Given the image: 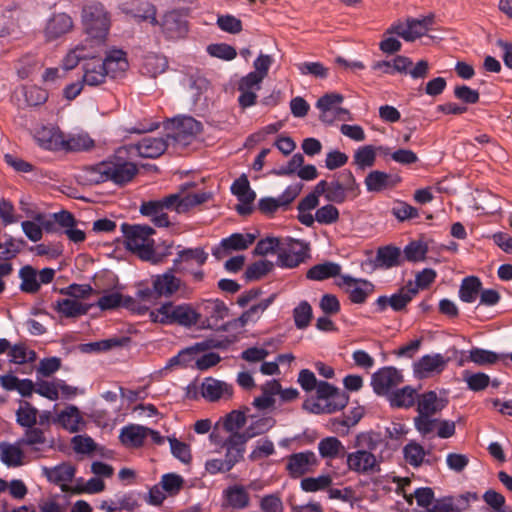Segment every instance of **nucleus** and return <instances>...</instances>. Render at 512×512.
<instances>
[{
    "mask_svg": "<svg viewBox=\"0 0 512 512\" xmlns=\"http://www.w3.org/2000/svg\"><path fill=\"white\" fill-rule=\"evenodd\" d=\"M195 186V182H186L180 185L177 193L166 195L161 199L142 201L139 212L141 215L149 217L154 226L168 228L172 225L168 211H175L178 214L187 213L191 208L203 204L211 198L209 192L185 194Z\"/></svg>",
    "mask_w": 512,
    "mask_h": 512,
    "instance_id": "obj_1",
    "label": "nucleus"
},
{
    "mask_svg": "<svg viewBox=\"0 0 512 512\" xmlns=\"http://www.w3.org/2000/svg\"><path fill=\"white\" fill-rule=\"evenodd\" d=\"M381 442V433L373 430L358 433L353 442L356 451L346 453L348 470L360 475L379 473L381 464L373 453Z\"/></svg>",
    "mask_w": 512,
    "mask_h": 512,
    "instance_id": "obj_2",
    "label": "nucleus"
},
{
    "mask_svg": "<svg viewBox=\"0 0 512 512\" xmlns=\"http://www.w3.org/2000/svg\"><path fill=\"white\" fill-rule=\"evenodd\" d=\"M137 173L136 164L118 157L100 162L89 169L90 181L94 184L112 181L118 186H124L131 182Z\"/></svg>",
    "mask_w": 512,
    "mask_h": 512,
    "instance_id": "obj_3",
    "label": "nucleus"
},
{
    "mask_svg": "<svg viewBox=\"0 0 512 512\" xmlns=\"http://www.w3.org/2000/svg\"><path fill=\"white\" fill-rule=\"evenodd\" d=\"M81 20L85 33L92 39L104 40L110 28L109 14L100 2L86 4Z\"/></svg>",
    "mask_w": 512,
    "mask_h": 512,
    "instance_id": "obj_4",
    "label": "nucleus"
},
{
    "mask_svg": "<svg viewBox=\"0 0 512 512\" xmlns=\"http://www.w3.org/2000/svg\"><path fill=\"white\" fill-rule=\"evenodd\" d=\"M156 26H159L168 41L185 39L189 33L188 9H173L164 13Z\"/></svg>",
    "mask_w": 512,
    "mask_h": 512,
    "instance_id": "obj_5",
    "label": "nucleus"
},
{
    "mask_svg": "<svg viewBox=\"0 0 512 512\" xmlns=\"http://www.w3.org/2000/svg\"><path fill=\"white\" fill-rule=\"evenodd\" d=\"M121 231L124 237V243L127 250L136 254L139 258H148L149 249L143 246L147 237L155 234V229L149 225L128 224L121 225Z\"/></svg>",
    "mask_w": 512,
    "mask_h": 512,
    "instance_id": "obj_6",
    "label": "nucleus"
},
{
    "mask_svg": "<svg viewBox=\"0 0 512 512\" xmlns=\"http://www.w3.org/2000/svg\"><path fill=\"white\" fill-rule=\"evenodd\" d=\"M162 309L165 314L163 319H165L167 325L190 328L196 325L201 318V314L189 303L176 305L172 301H167L162 303Z\"/></svg>",
    "mask_w": 512,
    "mask_h": 512,
    "instance_id": "obj_7",
    "label": "nucleus"
},
{
    "mask_svg": "<svg viewBox=\"0 0 512 512\" xmlns=\"http://www.w3.org/2000/svg\"><path fill=\"white\" fill-rule=\"evenodd\" d=\"M287 249H282L278 253L276 264L282 268H295L309 258V243L288 238Z\"/></svg>",
    "mask_w": 512,
    "mask_h": 512,
    "instance_id": "obj_8",
    "label": "nucleus"
},
{
    "mask_svg": "<svg viewBox=\"0 0 512 512\" xmlns=\"http://www.w3.org/2000/svg\"><path fill=\"white\" fill-rule=\"evenodd\" d=\"M403 381V375L393 366L382 367L371 376V386L378 396H388L390 390Z\"/></svg>",
    "mask_w": 512,
    "mask_h": 512,
    "instance_id": "obj_9",
    "label": "nucleus"
},
{
    "mask_svg": "<svg viewBox=\"0 0 512 512\" xmlns=\"http://www.w3.org/2000/svg\"><path fill=\"white\" fill-rule=\"evenodd\" d=\"M315 389L317 399L327 401V414L343 410L349 402L347 392L340 390L327 381H319Z\"/></svg>",
    "mask_w": 512,
    "mask_h": 512,
    "instance_id": "obj_10",
    "label": "nucleus"
},
{
    "mask_svg": "<svg viewBox=\"0 0 512 512\" xmlns=\"http://www.w3.org/2000/svg\"><path fill=\"white\" fill-rule=\"evenodd\" d=\"M429 63L427 60H419L415 65L411 58L397 55L391 61L392 74L400 73L410 75L413 79H425L429 74Z\"/></svg>",
    "mask_w": 512,
    "mask_h": 512,
    "instance_id": "obj_11",
    "label": "nucleus"
},
{
    "mask_svg": "<svg viewBox=\"0 0 512 512\" xmlns=\"http://www.w3.org/2000/svg\"><path fill=\"white\" fill-rule=\"evenodd\" d=\"M317 464L318 460L315 453L308 450L289 455L286 470L291 478L296 479L310 472V467Z\"/></svg>",
    "mask_w": 512,
    "mask_h": 512,
    "instance_id": "obj_12",
    "label": "nucleus"
},
{
    "mask_svg": "<svg viewBox=\"0 0 512 512\" xmlns=\"http://www.w3.org/2000/svg\"><path fill=\"white\" fill-rule=\"evenodd\" d=\"M179 270V268H175L173 266L165 273L152 277L154 292H156L159 298L163 296L171 297L179 290L181 286V280L174 275V272H178Z\"/></svg>",
    "mask_w": 512,
    "mask_h": 512,
    "instance_id": "obj_13",
    "label": "nucleus"
},
{
    "mask_svg": "<svg viewBox=\"0 0 512 512\" xmlns=\"http://www.w3.org/2000/svg\"><path fill=\"white\" fill-rule=\"evenodd\" d=\"M43 471L48 481L59 485L63 492H72L73 487L67 483L71 482L75 476L76 468L73 465L61 463L53 468L44 467Z\"/></svg>",
    "mask_w": 512,
    "mask_h": 512,
    "instance_id": "obj_14",
    "label": "nucleus"
},
{
    "mask_svg": "<svg viewBox=\"0 0 512 512\" xmlns=\"http://www.w3.org/2000/svg\"><path fill=\"white\" fill-rule=\"evenodd\" d=\"M174 122L176 131L173 135L167 134V137L173 138L177 142L189 143L191 137L200 134L203 130L202 123L191 116L175 119Z\"/></svg>",
    "mask_w": 512,
    "mask_h": 512,
    "instance_id": "obj_15",
    "label": "nucleus"
},
{
    "mask_svg": "<svg viewBox=\"0 0 512 512\" xmlns=\"http://www.w3.org/2000/svg\"><path fill=\"white\" fill-rule=\"evenodd\" d=\"M201 395L209 402H217L222 396L231 398L233 395V386L213 377H207L202 382Z\"/></svg>",
    "mask_w": 512,
    "mask_h": 512,
    "instance_id": "obj_16",
    "label": "nucleus"
},
{
    "mask_svg": "<svg viewBox=\"0 0 512 512\" xmlns=\"http://www.w3.org/2000/svg\"><path fill=\"white\" fill-rule=\"evenodd\" d=\"M200 308L206 316L208 329H214L218 322L227 317L230 312L229 307L220 299L203 300Z\"/></svg>",
    "mask_w": 512,
    "mask_h": 512,
    "instance_id": "obj_17",
    "label": "nucleus"
},
{
    "mask_svg": "<svg viewBox=\"0 0 512 512\" xmlns=\"http://www.w3.org/2000/svg\"><path fill=\"white\" fill-rule=\"evenodd\" d=\"M72 28V18L66 13H57L53 14L47 21L44 34L46 40L52 41L65 35L71 31Z\"/></svg>",
    "mask_w": 512,
    "mask_h": 512,
    "instance_id": "obj_18",
    "label": "nucleus"
},
{
    "mask_svg": "<svg viewBox=\"0 0 512 512\" xmlns=\"http://www.w3.org/2000/svg\"><path fill=\"white\" fill-rule=\"evenodd\" d=\"M449 361L450 358L445 359L441 354L424 355L414 363V372L420 378L433 372L441 373Z\"/></svg>",
    "mask_w": 512,
    "mask_h": 512,
    "instance_id": "obj_19",
    "label": "nucleus"
},
{
    "mask_svg": "<svg viewBox=\"0 0 512 512\" xmlns=\"http://www.w3.org/2000/svg\"><path fill=\"white\" fill-rule=\"evenodd\" d=\"M357 283H361L363 287H354L352 289H348L347 293L349 294V299L352 303L362 304L374 290V285L371 282L365 279H357L350 275H342L341 282H338L337 285L342 287V285L350 286Z\"/></svg>",
    "mask_w": 512,
    "mask_h": 512,
    "instance_id": "obj_20",
    "label": "nucleus"
},
{
    "mask_svg": "<svg viewBox=\"0 0 512 512\" xmlns=\"http://www.w3.org/2000/svg\"><path fill=\"white\" fill-rule=\"evenodd\" d=\"M401 178L399 176H392L386 172L373 170L365 177L366 189L369 192H381L388 188L395 187Z\"/></svg>",
    "mask_w": 512,
    "mask_h": 512,
    "instance_id": "obj_21",
    "label": "nucleus"
},
{
    "mask_svg": "<svg viewBox=\"0 0 512 512\" xmlns=\"http://www.w3.org/2000/svg\"><path fill=\"white\" fill-rule=\"evenodd\" d=\"M416 397L418 398L417 412L419 414L435 415L448 404V399L439 398L433 390L426 391Z\"/></svg>",
    "mask_w": 512,
    "mask_h": 512,
    "instance_id": "obj_22",
    "label": "nucleus"
},
{
    "mask_svg": "<svg viewBox=\"0 0 512 512\" xmlns=\"http://www.w3.org/2000/svg\"><path fill=\"white\" fill-rule=\"evenodd\" d=\"M246 443L241 439L238 434H230L222 444V448L226 449L225 461L228 468L232 469L238 462H240L245 453Z\"/></svg>",
    "mask_w": 512,
    "mask_h": 512,
    "instance_id": "obj_23",
    "label": "nucleus"
},
{
    "mask_svg": "<svg viewBox=\"0 0 512 512\" xmlns=\"http://www.w3.org/2000/svg\"><path fill=\"white\" fill-rule=\"evenodd\" d=\"M93 304H84L72 299H59L53 304V309L66 318H76L86 315Z\"/></svg>",
    "mask_w": 512,
    "mask_h": 512,
    "instance_id": "obj_24",
    "label": "nucleus"
},
{
    "mask_svg": "<svg viewBox=\"0 0 512 512\" xmlns=\"http://www.w3.org/2000/svg\"><path fill=\"white\" fill-rule=\"evenodd\" d=\"M100 63L107 70L108 76L112 78H116L119 73L125 72L129 66L126 53L122 50H112Z\"/></svg>",
    "mask_w": 512,
    "mask_h": 512,
    "instance_id": "obj_25",
    "label": "nucleus"
},
{
    "mask_svg": "<svg viewBox=\"0 0 512 512\" xmlns=\"http://www.w3.org/2000/svg\"><path fill=\"white\" fill-rule=\"evenodd\" d=\"M403 264L400 248L394 245L379 247L376 253L375 265L378 267L392 268Z\"/></svg>",
    "mask_w": 512,
    "mask_h": 512,
    "instance_id": "obj_26",
    "label": "nucleus"
},
{
    "mask_svg": "<svg viewBox=\"0 0 512 512\" xmlns=\"http://www.w3.org/2000/svg\"><path fill=\"white\" fill-rule=\"evenodd\" d=\"M168 143L163 138L144 137L137 144V150L142 158H157L167 149Z\"/></svg>",
    "mask_w": 512,
    "mask_h": 512,
    "instance_id": "obj_27",
    "label": "nucleus"
},
{
    "mask_svg": "<svg viewBox=\"0 0 512 512\" xmlns=\"http://www.w3.org/2000/svg\"><path fill=\"white\" fill-rule=\"evenodd\" d=\"M131 342V338L127 336L113 337L96 342H89L79 345V350L82 353H96L105 352L115 347H123Z\"/></svg>",
    "mask_w": 512,
    "mask_h": 512,
    "instance_id": "obj_28",
    "label": "nucleus"
},
{
    "mask_svg": "<svg viewBox=\"0 0 512 512\" xmlns=\"http://www.w3.org/2000/svg\"><path fill=\"white\" fill-rule=\"evenodd\" d=\"M337 276H342L341 266L331 261L316 264L306 272V278L315 281H323Z\"/></svg>",
    "mask_w": 512,
    "mask_h": 512,
    "instance_id": "obj_29",
    "label": "nucleus"
},
{
    "mask_svg": "<svg viewBox=\"0 0 512 512\" xmlns=\"http://www.w3.org/2000/svg\"><path fill=\"white\" fill-rule=\"evenodd\" d=\"M120 442L126 447L139 448L145 440V427L137 424H129L121 429Z\"/></svg>",
    "mask_w": 512,
    "mask_h": 512,
    "instance_id": "obj_30",
    "label": "nucleus"
},
{
    "mask_svg": "<svg viewBox=\"0 0 512 512\" xmlns=\"http://www.w3.org/2000/svg\"><path fill=\"white\" fill-rule=\"evenodd\" d=\"M416 390L407 385L389 393L388 400L393 408H410L414 406L416 400Z\"/></svg>",
    "mask_w": 512,
    "mask_h": 512,
    "instance_id": "obj_31",
    "label": "nucleus"
},
{
    "mask_svg": "<svg viewBox=\"0 0 512 512\" xmlns=\"http://www.w3.org/2000/svg\"><path fill=\"white\" fill-rule=\"evenodd\" d=\"M83 84L88 86H98L105 82L108 76L107 70L101 66L100 60L90 61L83 66Z\"/></svg>",
    "mask_w": 512,
    "mask_h": 512,
    "instance_id": "obj_32",
    "label": "nucleus"
},
{
    "mask_svg": "<svg viewBox=\"0 0 512 512\" xmlns=\"http://www.w3.org/2000/svg\"><path fill=\"white\" fill-rule=\"evenodd\" d=\"M482 282L477 276L465 277L459 288V298L465 303L474 302L481 292Z\"/></svg>",
    "mask_w": 512,
    "mask_h": 512,
    "instance_id": "obj_33",
    "label": "nucleus"
},
{
    "mask_svg": "<svg viewBox=\"0 0 512 512\" xmlns=\"http://www.w3.org/2000/svg\"><path fill=\"white\" fill-rule=\"evenodd\" d=\"M319 454L322 458L335 459L346 456V449L336 437H326L318 444Z\"/></svg>",
    "mask_w": 512,
    "mask_h": 512,
    "instance_id": "obj_34",
    "label": "nucleus"
},
{
    "mask_svg": "<svg viewBox=\"0 0 512 512\" xmlns=\"http://www.w3.org/2000/svg\"><path fill=\"white\" fill-rule=\"evenodd\" d=\"M416 294L417 288H413L412 282L409 281L405 287L389 297L390 307L396 312L404 311Z\"/></svg>",
    "mask_w": 512,
    "mask_h": 512,
    "instance_id": "obj_35",
    "label": "nucleus"
},
{
    "mask_svg": "<svg viewBox=\"0 0 512 512\" xmlns=\"http://www.w3.org/2000/svg\"><path fill=\"white\" fill-rule=\"evenodd\" d=\"M38 271L31 265H25L19 270L21 279L20 290L24 293L35 294L40 290V283L37 279Z\"/></svg>",
    "mask_w": 512,
    "mask_h": 512,
    "instance_id": "obj_36",
    "label": "nucleus"
},
{
    "mask_svg": "<svg viewBox=\"0 0 512 512\" xmlns=\"http://www.w3.org/2000/svg\"><path fill=\"white\" fill-rule=\"evenodd\" d=\"M507 355L499 354L494 351L473 347L468 354V359L478 366H487L497 363L499 360L505 359Z\"/></svg>",
    "mask_w": 512,
    "mask_h": 512,
    "instance_id": "obj_37",
    "label": "nucleus"
},
{
    "mask_svg": "<svg viewBox=\"0 0 512 512\" xmlns=\"http://www.w3.org/2000/svg\"><path fill=\"white\" fill-rule=\"evenodd\" d=\"M224 496L233 508L242 509L249 505V494L241 485L229 486L224 490Z\"/></svg>",
    "mask_w": 512,
    "mask_h": 512,
    "instance_id": "obj_38",
    "label": "nucleus"
},
{
    "mask_svg": "<svg viewBox=\"0 0 512 512\" xmlns=\"http://www.w3.org/2000/svg\"><path fill=\"white\" fill-rule=\"evenodd\" d=\"M57 421L63 428L71 433H75L79 430L78 425L82 421V417L76 406L69 405L58 415Z\"/></svg>",
    "mask_w": 512,
    "mask_h": 512,
    "instance_id": "obj_39",
    "label": "nucleus"
},
{
    "mask_svg": "<svg viewBox=\"0 0 512 512\" xmlns=\"http://www.w3.org/2000/svg\"><path fill=\"white\" fill-rule=\"evenodd\" d=\"M1 461L8 467H18L23 464V451L16 445L0 443Z\"/></svg>",
    "mask_w": 512,
    "mask_h": 512,
    "instance_id": "obj_40",
    "label": "nucleus"
},
{
    "mask_svg": "<svg viewBox=\"0 0 512 512\" xmlns=\"http://www.w3.org/2000/svg\"><path fill=\"white\" fill-rule=\"evenodd\" d=\"M37 140L45 149L60 150L63 144V133L59 130L43 128L38 132Z\"/></svg>",
    "mask_w": 512,
    "mask_h": 512,
    "instance_id": "obj_41",
    "label": "nucleus"
},
{
    "mask_svg": "<svg viewBox=\"0 0 512 512\" xmlns=\"http://www.w3.org/2000/svg\"><path fill=\"white\" fill-rule=\"evenodd\" d=\"M429 247L428 244L425 242H422L420 240L418 241H411L409 242L404 250L402 259L404 261L408 262H419L423 261L426 258V254L428 253Z\"/></svg>",
    "mask_w": 512,
    "mask_h": 512,
    "instance_id": "obj_42",
    "label": "nucleus"
},
{
    "mask_svg": "<svg viewBox=\"0 0 512 512\" xmlns=\"http://www.w3.org/2000/svg\"><path fill=\"white\" fill-rule=\"evenodd\" d=\"M273 424L274 420L272 418H260L252 422L243 432H235V434L240 435L241 439L247 443L248 440L268 431Z\"/></svg>",
    "mask_w": 512,
    "mask_h": 512,
    "instance_id": "obj_43",
    "label": "nucleus"
},
{
    "mask_svg": "<svg viewBox=\"0 0 512 512\" xmlns=\"http://www.w3.org/2000/svg\"><path fill=\"white\" fill-rule=\"evenodd\" d=\"M376 161V148L366 145L358 148L353 156V164L360 170L372 167Z\"/></svg>",
    "mask_w": 512,
    "mask_h": 512,
    "instance_id": "obj_44",
    "label": "nucleus"
},
{
    "mask_svg": "<svg viewBox=\"0 0 512 512\" xmlns=\"http://www.w3.org/2000/svg\"><path fill=\"white\" fill-rule=\"evenodd\" d=\"M20 407L16 411L17 423L26 428H31L37 423L38 410L27 401H21Z\"/></svg>",
    "mask_w": 512,
    "mask_h": 512,
    "instance_id": "obj_45",
    "label": "nucleus"
},
{
    "mask_svg": "<svg viewBox=\"0 0 512 512\" xmlns=\"http://www.w3.org/2000/svg\"><path fill=\"white\" fill-rule=\"evenodd\" d=\"M249 411V408L244 406L243 410H232L229 412L223 421V428L225 431L233 434L238 432L237 430L241 429L246 424V412Z\"/></svg>",
    "mask_w": 512,
    "mask_h": 512,
    "instance_id": "obj_46",
    "label": "nucleus"
},
{
    "mask_svg": "<svg viewBox=\"0 0 512 512\" xmlns=\"http://www.w3.org/2000/svg\"><path fill=\"white\" fill-rule=\"evenodd\" d=\"M94 146V141L87 135L71 136L68 139L63 137L61 149L66 151L78 152L88 151Z\"/></svg>",
    "mask_w": 512,
    "mask_h": 512,
    "instance_id": "obj_47",
    "label": "nucleus"
},
{
    "mask_svg": "<svg viewBox=\"0 0 512 512\" xmlns=\"http://www.w3.org/2000/svg\"><path fill=\"white\" fill-rule=\"evenodd\" d=\"M273 267V263L269 260L256 261L246 268L244 272V278L247 282L259 280L271 272Z\"/></svg>",
    "mask_w": 512,
    "mask_h": 512,
    "instance_id": "obj_48",
    "label": "nucleus"
},
{
    "mask_svg": "<svg viewBox=\"0 0 512 512\" xmlns=\"http://www.w3.org/2000/svg\"><path fill=\"white\" fill-rule=\"evenodd\" d=\"M293 318L295 326L298 329H305L310 325L313 318V310L311 305L303 300L293 309Z\"/></svg>",
    "mask_w": 512,
    "mask_h": 512,
    "instance_id": "obj_49",
    "label": "nucleus"
},
{
    "mask_svg": "<svg viewBox=\"0 0 512 512\" xmlns=\"http://www.w3.org/2000/svg\"><path fill=\"white\" fill-rule=\"evenodd\" d=\"M184 484L185 481L182 476L176 473H167L162 476L159 485L168 496L174 497L183 489Z\"/></svg>",
    "mask_w": 512,
    "mask_h": 512,
    "instance_id": "obj_50",
    "label": "nucleus"
},
{
    "mask_svg": "<svg viewBox=\"0 0 512 512\" xmlns=\"http://www.w3.org/2000/svg\"><path fill=\"white\" fill-rule=\"evenodd\" d=\"M426 452L419 443L417 442H409L403 448V456L406 462H408L413 467H419L422 465L424 461V457Z\"/></svg>",
    "mask_w": 512,
    "mask_h": 512,
    "instance_id": "obj_51",
    "label": "nucleus"
},
{
    "mask_svg": "<svg viewBox=\"0 0 512 512\" xmlns=\"http://www.w3.org/2000/svg\"><path fill=\"white\" fill-rule=\"evenodd\" d=\"M404 497L409 504H412L413 498H415L418 506L426 508L427 510L428 508H431V506L436 501L434 491L430 487L418 488L414 491L413 494H405Z\"/></svg>",
    "mask_w": 512,
    "mask_h": 512,
    "instance_id": "obj_52",
    "label": "nucleus"
},
{
    "mask_svg": "<svg viewBox=\"0 0 512 512\" xmlns=\"http://www.w3.org/2000/svg\"><path fill=\"white\" fill-rule=\"evenodd\" d=\"M208 258V254L203 248H187L178 252V257L173 260V266L179 268V264L183 261L195 260L200 266L204 265Z\"/></svg>",
    "mask_w": 512,
    "mask_h": 512,
    "instance_id": "obj_53",
    "label": "nucleus"
},
{
    "mask_svg": "<svg viewBox=\"0 0 512 512\" xmlns=\"http://www.w3.org/2000/svg\"><path fill=\"white\" fill-rule=\"evenodd\" d=\"M332 484V477L328 474L319 477H307L301 480L300 486L305 492L324 490Z\"/></svg>",
    "mask_w": 512,
    "mask_h": 512,
    "instance_id": "obj_54",
    "label": "nucleus"
},
{
    "mask_svg": "<svg viewBox=\"0 0 512 512\" xmlns=\"http://www.w3.org/2000/svg\"><path fill=\"white\" fill-rule=\"evenodd\" d=\"M464 379L468 388L474 392L484 390L490 383V377L483 372L470 373L466 370L464 371Z\"/></svg>",
    "mask_w": 512,
    "mask_h": 512,
    "instance_id": "obj_55",
    "label": "nucleus"
},
{
    "mask_svg": "<svg viewBox=\"0 0 512 512\" xmlns=\"http://www.w3.org/2000/svg\"><path fill=\"white\" fill-rule=\"evenodd\" d=\"M207 52L212 57L226 61L233 60L237 56L236 49L233 46L226 43L210 44L207 47Z\"/></svg>",
    "mask_w": 512,
    "mask_h": 512,
    "instance_id": "obj_56",
    "label": "nucleus"
},
{
    "mask_svg": "<svg viewBox=\"0 0 512 512\" xmlns=\"http://www.w3.org/2000/svg\"><path fill=\"white\" fill-rule=\"evenodd\" d=\"M170 443L171 453L175 458L184 464H189L192 460L190 446L175 437L168 438Z\"/></svg>",
    "mask_w": 512,
    "mask_h": 512,
    "instance_id": "obj_57",
    "label": "nucleus"
},
{
    "mask_svg": "<svg viewBox=\"0 0 512 512\" xmlns=\"http://www.w3.org/2000/svg\"><path fill=\"white\" fill-rule=\"evenodd\" d=\"M348 198H350V192L340 184V180H333L329 183L328 194H326L328 202L343 204Z\"/></svg>",
    "mask_w": 512,
    "mask_h": 512,
    "instance_id": "obj_58",
    "label": "nucleus"
},
{
    "mask_svg": "<svg viewBox=\"0 0 512 512\" xmlns=\"http://www.w3.org/2000/svg\"><path fill=\"white\" fill-rule=\"evenodd\" d=\"M340 180V184L350 192V198L355 199L360 194V186L356 181L355 176L349 169H344L337 175V179Z\"/></svg>",
    "mask_w": 512,
    "mask_h": 512,
    "instance_id": "obj_59",
    "label": "nucleus"
},
{
    "mask_svg": "<svg viewBox=\"0 0 512 512\" xmlns=\"http://www.w3.org/2000/svg\"><path fill=\"white\" fill-rule=\"evenodd\" d=\"M339 210L331 203L317 209L315 219L320 224H333L339 220Z\"/></svg>",
    "mask_w": 512,
    "mask_h": 512,
    "instance_id": "obj_60",
    "label": "nucleus"
},
{
    "mask_svg": "<svg viewBox=\"0 0 512 512\" xmlns=\"http://www.w3.org/2000/svg\"><path fill=\"white\" fill-rule=\"evenodd\" d=\"M297 68L302 75H312L319 79L328 77L329 69L320 62H303L297 64Z\"/></svg>",
    "mask_w": 512,
    "mask_h": 512,
    "instance_id": "obj_61",
    "label": "nucleus"
},
{
    "mask_svg": "<svg viewBox=\"0 0 512 512\" xmlns=\"http://www.w3.org/2000/svg\"><path fill=\"white\" fill-rule=\"evenodd\" d=\"M94 292L89 284L72 283L67 287L59 289V293L75 299H87Z\"/></svg>",
    "mask_w": 512,
    "mask_h": 512,
    "instance_id": "obj_62",
    "label": "nucleus"
},
{
    "mask_svg": "<svg viewBox=\"0 0 512 512\" xmlns=\"http://www.w3.org/2000/svg\"><path fill=\"white\" fill-rule=\"evenodd\" d=\"M24 97L28 106L35 107L47 101L48 93L46 90L37 86H31L24 90Z\"/></svg>",
    "mask_w": 512,
    "mask_h": 512,
    "instance_id": "obj_63",
    "label": "nucleus"
},
{
    "mask_svg": "<svg viewBox=\"0 0 512 512\" xmlns=\"http://www.w3.org/2000/svg\"><path fill=\"white\" fill-rule=\"evenodd\" d=\"M428 512H460V505H455V498L453 496H445L436 499Z\"/></svg>",
    "mask_w": 512,
    "mask_h": 512,
    "instance_id": "obj_64",
    "label": "nucleus"
}]
</instances>
